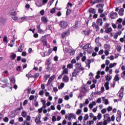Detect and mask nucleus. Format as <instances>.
Returning <instances> with one entry per match:
<instances>
[{"mask_svg": "<svg viewBox=\"0 0 125 125\" xmlns=\"http://www.w3.org/2000/svg\"><path fill=\"white\" fill-rule=\"evenodd\" d=\"M21 55H22V56H27V53L26 52V51H23V52H22Z\"/></svg>", "mask_w": 125, "mask_h": 125, "instance_id": "obj_60", "label": "nucleus"}, {"mask_svg": "<svg viewBox=\"0 0 125 125\" xmlns=\"http://www.w3.org/2000/svg\"><path fill=\"white\" fill-rule=\"evenodd\" d=\"M26 77H27V78H34V76L32 75V74H27L26 75Z\"/></svg>", "mask_w": 125, "mask_h": 125, "instance_id": "obj_44", "label": "nucleus"}, {"mask_svg": "<svg viewBox=\"0 0 125 125\" xmlns=\"http://www.w3.org/2000/svg\"><path fill=\"white\" fill-rule=\"evenodd\" d=\"M124 11H125V10L124 9V8H121L120 10L118 12V14L119 15H120V16H123V15H124Z\"/></svg>", "mask_w": 125, "mask_h": 125, "instance_id": "obj_18", "label": "nucleus"}, {"mask_svg": "<svg viewBox=\"0 0 125 125\" xmlns=\"http://www.w3.org/2000/svg\"><path fill=\"white\" fill-rule=\"evenodd\" d=\"M104 48H105V49H107V50H109V49H110L111 46L108 44H105L104 45Z\"/></svg>", "mask_w": 125, "mask_h": 125, "instance_id": "obj_28", "label": "nucleus"}, {"mask_svg": "<svg viewBox=\"0 0 125 125\" xmlns=\"http://www.w3.org/2000/svg\"><path fill=\"white\" fill-rule=\"evenodd\" d=\"M6 20L4 18H0V22L1 23V24H3L5 23V21Z\"/></svg>", "mask_w": 125, "mask_h": 125, "instance_id": "obj_26", "label": "nucleus"}, {"mask_svg": "<svg viewBox=\"0 0 125 125\" xmlns=\"http://www.w3.org/2000/svg\"><path fill=\"white\" fill-rule=\"evenodd\" d=\"M104 87H105V89L106 90H109L110 87H109V82H106L105 83H104Z\"/></svg>", "mask_w": 125, "mask_h": 125, "instance_id": "obj_19", "label": "nucleus"}, {"mask_svg": "<svg viewBox=\"0 0 125 125\" xmlns=\"http://www.w3.org/2000/svg\"><path fill=\"white\" fill-rule=\"evenodd\" d=\"M108 27H110V23H106L104 26L103 29L106 30Z\"/></svg>", "mask_w": 125, "mask_h": 125, "instance_id": "obj_29", "label": "nucleus"}, {"mask_svg": "<svg viewBox=\"0 0 125 125\" xmlns=\"http://www.w3.org/2000/svg\"><path fill=\"white\" fill-rule=\"evenodd\" d=\"M11 58H12L11 60H14V59L16 58V54L15 53L12 54V55H11Z\"/></svg>", "mask_w": 125, "mask_h": 125, "instance_id": "obj_30", "label": "nucleus"}, {"mask_svg": "<svg viewBox=\"0 0 125 125\" xmlns=\"http://www.w3.org/2000/svg\"><path fill=\"white\" fill-rule=\"evenodd\" d=\"M96 80H98V79H100V71H98L97 73V75L96 76Z\"/></svg>", "mask_w": 125, "mask_h": 125, "instance_id": "obj_35", "label": "nucleus"}, {"mask_svg": "<svg viewBox=\"0 0 125 125\" xmlns=\"http://www.w3.org/2000/svg\"><path fill=\"white\" fill-rule=\"evenodd\" d=\"M75 68V69H77V70H80V71H83V70H84V68L82 67V63L80 62L76 63Z\"/></svg>", "mask_w": 125, "mask_h": 125, "instance_id": "obj_4", "label": "nucleus"}, {"mask_svg": "<svg viewBox=\"0 0 125 125\" xmlns=\"http://www.w3.org/2000/svg\"><path fill=\"white\" fill-rule=\"evenodd\" d=\"M34 99H35V96L31 95L29 97V100H30V101H32V100H34Z\"/></svg>", "mask_w": 125, "mask_h": 125, "instance_id": "obj_43", "label": "nucleus"}, {"mask_svg": "<svg viewBox=\"0 0 125 125\" xmlns=\"http://www.w3.org/2000/svg\"><path fill=\"white\" fill-rule=\"evenodd\" d=\"M81 71L80 69H78L75 68L74 69L73 72L72 73L71 77L72 78H77V76H79V74L81 73Z\"/></svg>", "mask_w": 125, "mask_h": 125, "instance_id": "obj_3", "label": "nucleus"}, {"mask_svg": "<svg viewBox=\"0 0 125 125\" xmlns=\"http://www.w3.org/2000/svg\"><path fill=\"white\" fill-rule=\"evenodd\" d=\"M117 65V63L114 62L113 63L109 64V68H113V67H115V66Z\"/></svg>", "mask_w": 125, "mask_h": 125, "instance_id": "obj_32", "label": "nucleus"}, {"mask_svg": "<svg viewBox=\"0 0 125 125\" xmlns=\"http://www.w3.org/2000/svg\"><path fill=\"white\" fill-rule=\"evenodd\" d=\"M101 112H102V114H105V113H106V112H107V110H106V109L103 108V109L101 110Z\"/></svg>", "mask_w": 125, "mask_h": 125, "instance_id": "obj_50", "label": "nucleus"}, {"mask_svg": "<svg viewBox=\"0 0 125 125\" xmlns=\"http://www.w3.org/2000/svg\"><path fill=\"white\" fill-rule=\"evenodd\" d=\"M96 23L98 25H100V26H102V25H103V21L102 20V19H98Z\"/></svg>", "mask_w": 125, "mask_h": 125, "instance_id": "obj_10", "label": "nucleus"}, {"mask_svg": "<svg viewBox=\"0 0 125 125\" xmlns=\"http://www.w3.org/2000/svg\"><path fill=\"white\" fill-rule=\"evenodd\" d=\"M70 35V32L69 30L65 31L62 34V37L63 40H64V39H66V37H68Z\"/></svg>", "mask_w": 125, "mask_h": 125, "instance_id": "obj_5", "label": "nucleus"}, {"mask_svg": "<svg viewBox=\"0 0 125 125\" xmlns=\"http://www.w3.org/2000/svg\"><path fill=\"white\" fill-rule=\"evenodd\" d=\"M81 57H82V62H84L85 60H86V56H83V53H80L79 55L76 57V60L77 61H79L80 60Z\"/></svg>", "mask_w": 125, "mask_h": 125, "instance_id": "obj_2", "label": "nucleus"}, {"mask_svg": "<svg viewBox=\"0 0 125 125\" xmlns=\"http://www.w3.org/2000/svg\"><path fill=\"white\" fill-rule=\"evenodd\" d=\"M102 117V114L101 113H99L97 116L98 120H101Z\"/></svg>", "mask_w": 125, "mask_h": 125, "instance_id": "obj_51", "label": "nucleus"}, {"mask_svg": "<svg viewBox=\"0 0 125 125\" xmlns=\"http://www.w3.org/2000/svg\"><path fill=\"white\" fill-rule=\"evenodd\" d=\"M88 12L91 13L92 14H94L96 13V10L94 8H90L88 10Z\"/></svg>", "mask_w": 125, "mask_h": 125, "instance_id": "obj_14", "label": "nucleus"}, {"mask_svg": "<svg viewBox=\"0 0 125 125\" xmlns=\"http://www.w3.org/2000/svg\"><path fill=\"white\" fill-rule=\"evenodd\" d=\"M112 109H113V107H112V106H108L107 108V111H108V112H110L112 111Z\"/></svg>", "mask_w": 125, "mask_h": 125, "instance_id": "obj_47", "label": "nucleus"}, {"mask_svg": "<svg viewBox=\"0 0 125 125\" xmlns=\"http://www.w3.org/2000/svg\"><path fill=\"white\" fill-rule=\"evenodd\" d=\"M68 22L64 21H60L59 26L62 29H66L68 27Z\"/></svg>", "mask_w": 125, "mask_h": 125, "instance_id": "obj_1", "label": "nucleus"}, {"mask_svg": "<svg viewBox=\"0 0 125 125\" xmlns=\"http://www.w3.org/2000/svg\"><path fill=\"white\" fill-rule=\"evenodd\" d=\"M99 2H104V0H94L92 3L95 4V3H99Z\"/></svg>", "mask_w": 125, "mask_h": 125, "instance_id": "obj_20", "label": "nucleus"}, {"mask_svg": "<svg viewBox=\"0 0 125 125\" xmlns=\"http://www.w3.org/2000/svg\"><path fill=\"white\" fill-rule=\"evenodd\" d=\"M41 20L44 23H47L48 22V20L45 16L42 17L41 18Z\"/></svg>", "mask_w": 125, "mask_h": 125, "instance_id": "obj_17", "label": "nucleus"}, {"mask_svg": "<svg viewBox=\"0 0 125 125\" xmlns=\"http://www.w3.org/2000/svg\"><path fill=\"white\" fill-rule=\"evenodd\" d=\"M43 93H44V91H43V90H42L39 92V95H43Z\"/></svg>", "mask_w": 125, "mask_h": 125, "instance_id": "obj_55", "label": "nucleus"}, {"mask_svg": "<svg viewBox=\"0 0 125 125\" xmlns=\"http://www.w3.org/2000/svg\"><path fill=\"white\" fill-rule=\"evenodd\" d=\"M109 74H107L106 76H105V81H107V82H110V81H111V80L112 79V78H111V77L108 76Z\"/></svg>", "mask_w": 125, "mask_h": 125, "instance_id": "obj_27", "label": "nucleus"}, {"mask_svg": "<svg viewBox=\"0 0 125 125\" xmlns=\"http://www.w3.org/2000/svg\"><path fill=\"white\" fill-rule=\"evenodd\" d=\"M122 118V116H118L116 118V121L118 123L121 122V119Z\"/></svg>", "mask_w": 125, "mask_h": 125, "instance_id": "obj_45", "label": "nucleus"}, {"mask_svg": "<svg viewBox=\"0 0 125 125\" xmlns=\"http://www.w3.org/2000/svg\"><path fill=\"white\" fill-rule=\"evenodd\" d=\"M3 41L5 42H7V37H4L3 39Z\"/></svg>", "mask_w": 125, "mask_h": 125, "instance_id": "obj_58", "label": "nucleus"}, {"mask_svg": "<svg viewBox=\"0 0 125 125\" xmlns=\"http://www.w3.org/2000/svg\"><path fill=\"white\" fill-rule=\"evenodd\" d=\"M12 19L14 20V21H16V20H18V17L14 16V17H12Z\"/></svg>", "mask_w": 125, "mask_h": 125, "instance_id": "obj_52", "label": "nucleus"}, {"mask_svg": "<svg viewBox=\"0 0 125 125\" xmlns=\"http://www.w3.org/2000/svg\"><path fill=\"white\" fill-rule=\"evenodd\" d=\"M101 102H102V99H101V98H99V99H98V100H97V103H101Z\"/></svg>", "mask_w": 125, "mask_h": 125, "instance_id": "obj_54", "label": "nucleus"}, {"mask_svg": "<svg viewBox=\"0 0 125 125\" xmlns=\"http://www.w3.org/2000/svg\"><path fill=\"white\" fill-rule=\"evenodd\" d=\"M55 79V75H52L51 77L49 78V79L51 81H53V80H54Z\"/></svg>", "mask_w": 125, "mask_h": 125, "instance_id": "obj_53", "label": "nucleus"}, {"mask_svg": "<svg viewBox=\"0 0 125 125\" xmlns=\"http://www.w3.org/2000/svg\"><path fill=\"white\" fill-rule=\"evenodd\" d=\"M96 7L98 8H99V7H102V8H103V7H104V4H99L98 5H96Z\"/></svg>", "mask_w": 125, "mask_h": 125, "instance_id": "obj_37", "label": "nucleus"}, {"mask_svg": "<svg viewBox=\"0 0 125 125\" xmlns=\"http://www.w3.org/2000/svg\"><path fill=\"white\" fill-rule=\"evenodd\" d=\"M74 68V65L72 63H69L67 65V69L69 70V69H73Z\"/></svg>", "mask_w": 125, "mask_h": 125, "instance_id": "obj_25", "label": "nucleus"}, {"mask_svg": "<svg viewBox=\"0 0 125 125\" xmlns=\"http://www.w3.org/2000/svg\"><path fill=\"white\" fill-rule=\"evenodd\" d=\"M23 49H24V44H21L19 46L18 51V52H22Z\"/></svg>", "mask_w": 125, "mask_h": 125, "instance_id": "obj_12", "label": "nucleus"}, {"mask_svg": "<svg viewBox=\"0 0 125 125\" xmlns=\"http://www.w3.org/2000/svg\"><path fill=\"white\" fill-rule=\"evenodd\" d=\"M77 115H80V114H82V109H78L76 112Z\"/></svg>", "mask_w": 125, "mask_h": 125, "instance_id": "obj_49", "label": "nucleus"}, {"mask_svg": "<svg viewBox=\"0 0 125 125\" xmlns=\"http://www.w3.org/2000/svg\"><path fill=\"white\" fill-rule=\"evenodd\" d=\"M42 42L43 46H46V45H47V40H46V39H43L42 40Z\"/></svg>", "mask_w": 125, "mask_h": 125, "instance_id": "obj_23", "label": "nucleus"}, {"mask_svg": "<svg viewBox=\"0 0 125 125\" xmlns=\"http://www.w3.org/2000/svg\"><path fill=\"white\" fill-rule=\"evenodd\" d=\"M107 58H109L110 59V60H114V59H115V58H114V56L113 55H111L110 56V57H108Z\"/></svg>", "mask_w": 125, "mask_h": 125, "instance_id": "obj_56", "label": "nucleus"}, {"mask_svg": "<svg viewBox=\"0 0 125 125\" xmlns=\"http://www.w3.org/2000/svg\"><path fill=\"white\" fill-rule=\"evenodd\" d=\"M71 11H72V10L70 9H68L67 10L66 12V15H69V14H70L71 13Z\"/></svg>", "mask_w": 125, "mask_h": 125, "instance_id": "obj_42", "label": "nucleus"}, {"mask_svg": "<svg viewBox=\"0 0 125 125\" xmlns=\"http://www.w3.org/2000/svg\"><path fill=\"white\" fill-rule=\"evenodd\" d=\"M92 27L95 28L96 31L98 32L99 31V25L97 24L95 22H93L92 24Z\"/></svg>", "mask_w": 125, "mask_h": 125, "instance_id": "obj_7", "label": "nucleus"}, {"mask_svg": "<svg viewBox=\"0 0 125 125\" xmlns=\"http://www.w3.org/2000/svg\"><path fill=\"white\" fill-rule=\"evenodd\" d=\"M71 63V64H76L77 63V61L76 60V59H73L72 60Z\"/></svg>", "mask_w": 125, "mask_h": 125, "instance_id": "obj_46", "label": "nucleus"}, {"mask_svg": "<svg viewBox=\"0 0 125 125\" xmlns=\"http://www.w3.org/2000/svg\"><path fill=\"white\" fill-rule=\"evenodd\" d=\"M57 3H58V0H57L56 4L55 5V8H53L50 10V13H52V14H53V13H55V8H56V6L57 5Z\"/></svg>", "mask_w": 125, "mask_h": 125, "instance_id": "obj_16", "label": "nucleus"}, {"mask_svg": "<svg viewBox=\"0 0 125 125\" xmlns=\"http://www.w3.org/2000/svg\"><path fill=\"white\" fill-rule=\"evenodd\" d=\"M88 118H89L88 114H86L84 117L83 121H87V120H88Z\"/></svg>", "mask_w": 125, "mask_h": 125, "instance_id": "obj_38", "label": "nucleus"}, {"mask_svg": "<svg viewBox=\"0 0 125 125\" xmlns=\"http://www.w3.org/2000/svg\"><path fill=\"white\" fill-rule=\"evenodd\" d=\"M33 37H34V38H38L39 37V34L37 33H34V35H33Z\"/></svg>", "mask_w": 125, "mask_h": 125, "instance_id": "obj_61", "label": "nucleus"}, {"mask_svg": "<svg viewBox=\"0 0 125 125\" xmlns=\"http://www.w3.org/2000/svg\"><path fill=\"white\" fill-rule=\"evenodd\" d=\"M117 115L119 117H122V112L120 110H118Z\"/></svg>", "mask_w": 125, "mask_h": 125, "instance_id": "obj_48", "label": "nucleus"}, {"mask_svg": "<svg viewBox=\"0 0 125 125\" xmlns=\"http://www.w3.org/2000/svg\"><path fill=\"white\" fill-rule=\"evenodd\" d=\"M62 81L64 83H68L69 82V77L67 75H64L62 78Z\"/></svg>", "mask_w": 125, "mask_h": 125, "instance_id": "obj_11", "label": "nucleus"}, {"mask_svg": "<svg viewBox=\"0 0 125 125\" xmlns=\"http://www.w3.org/2000/svg\"><path fill=\"white\" fill-rule=\"evenodd\" d=\"M110 17L111 19H116V17H118V14L116 12H111Z\"/></svg>", "mask_w": 125, "mask_h": 125, "instance_id": "obj_8", "label": "nucleus"}, {"mask_svg": "<svg viewBox=\"0 0 125 125\" xmlns=\"http://www.w3.org/2000/svg\"><path fill=\"white\" fill-rule=\"evenodd\" d=\"M63 102V100L62 99H59L58 103L59 104H61Z\"/></svg>", "mask_w": 125, "mask_h": 125, "instance_id": "obj_57", "label": "nucleus"}, {"mask_svg": "<svg viewBox=\"0 0 125 125\" xmlns=\"http://www.w3.org/2000/svg\"><path fill=\"white\" fill-rule=\"evenodd\" d=\"M104 51L103 50H100L99 51V54L100 55H102V54L104 53Z\"/></svg>", "mask_w": 125, "mask_h": 125, "instance_id": "obj_63", "label": "nucleus"}, {"mask_svg": "<svg viewBox=\"0 0 125 125\" xmlns=\"http://www.w3.org/2000/svg\"><path fill=\"white\" fill-rule=\"evenodd\" d=\"M96 43H98L99 42V37L96 38L95 41Z\"/></svg>", "mask_w": 125, "mask_h": 125, "instance_id": "obj_64", "label": "nucleus"}, {"mask_svg": "<svg viewBox=\"0 0 125 125\" xmlns=\"http://www.w3.org/2000/svg\"><path fill=\"white\" fill-rule=\"evenodd\" d=\"M89 45H90V44L89 43H87L86 45H85L83 47V49L85 50V49H87V48H88V47H89Z\"/></svg>", "mask_w": 125, "mask_h": 125, "instance_id": "obj_31", "label": "nucleus"}, {"mask_svg": "<svg viewBox=\"0 0 125 125\" xmlns=\"http://www.w3.org/2000/svg\"><path fill=\"white\" fill-rule=\"evenodd\" d=\"M124 89H125V88L124 86H122L121 88L119 91V97L121 98V100H122V98H123L124 96Z\"/></svg>", "mask_w": 125, "mask_h": 125, "instance_id": "obj_6", "label": "nucleus"}, {"mask_svg": "<svg viewBox=\"0 0 125 125\" xmlns=\"http://www.w3.org/2000/svg\"><path fill=\"white\" fill-rule=\"evenodd\" d=\"M23 123L25 125H30V122H28L27 120H25Z\"/></svg>", "mask_w": 125, "mask_h": 125, "instance_id": "obj_62", "label": "nucleus"}, {"mask_svg": "<svg viewBox=\"0 0 125 125\" xmlns=\"http://www.w3.org/2000/svg\"><path fill=\"white\" fill-rule=\"evenodd\" d=\"M116 49L117 50V51H121V50H122V46L120 45H117Z\"/></svg>", "mask_w": 125, "mask_h": 125, "instance_id": "obj_36", "label": "nucleus"}, {"mask_svg": "<svg viewBox=\"0 0 125 125\" xmlns=\"http://www.w3.org/2000/svg\"><path fill=\"white\" fill-rule=\"evenodd\" d=\"M113 80L115 82H118V81H120V77H119V74H116Z\"/></svg>", "mask_w": 125, "mask_h": 125, "instance_id": "obj_22", "label": "nucleus"}, {"mask_svg": "<svg viewBox=\"0 0 125 125\" xmlns=\"http://www.w3.org/2000/svg\"><path fill=\"white\" fill-rule=\"evenodd\" d=\"M37 29L38 30V32L39 33V34H42L44 33V31L41 28V24L37 26Z\"/></svg>", "mask_w": 125, "mask_h": 125, "instance_id": "obj_9", "label": "nucleus"}, {"mask_svg": "<svg viewBox=\"0 0 125 125\" xmlns=\"http://www.w3.org/2000/svg\"><path fill=\"white\" fill-rule=\"evenodd\" d=\"M62 75H68L69 74V69L68 68H65L63 70L62 72Z\"/></svg>", "mask_w": 125, "mask_h": 125, "instance_id": "obj_15", "label": "nucleus"}, {"mask_svg": "<svg viewBox=\"0 0 125 125\" xmlns=\"http://www.w3.org/2000/svg\"><path fill=\"white\" fill-rule=\"evenodd\" d=\"M21 116L23 118H26V116H27V112H26V111H22L21 112Z\"/></svg>", "mask_w": 125, "mask_h": 125, "instance_id": "obj_33", "label": "nucleus"}, {"mask_svg": "<svg viewBox=\"0 0 125 125\" xmlns=\"http://www.w3.org/2000/svg\"><path fill=\"white\" fill-rule=\"evenodd\" d=\"M9 120V119H8V117H5L4 118H3V122H4L5 123H7V122H8Z\"/></svg>", "mask_w": 125, "mask_h": 125, "instance_id": "obj_41", "label": "nucleus"}, {"mask_svg": "<svg viewBox=\"0 0 125 125\" xmlns=\"http://www.w3.org/2000/svg\"><path fill=\"white\" fill-rule=\"evenodd\" d=\"M44 78L45 79V80H46V81H47V80H48V79H49V78H50V74H45L44 76Z\"/></svg>", "mask_w": 125, "mask_h": 125, "instance_id": "obj_34", "label": "nucleus"}, {"mask_svg": "<svg viewBox=\"0 0 125 125\" xmlns=\"http://www.w3.org/2000/svg\"><path fill=\"white\" fill-rule=\"evenodd\" d=\"M112 28L109 27L108 28H106L105 30L104 31V33H106V34H109L110 32H112Z\"/></svg>", "mask_w": 125, "mask_h": 125, "instance_id": "obj_24", "label": "nucleus"}, {"mask_svg": "<svg viewBox=\"0 0 125 125\" xmlns=\"http://www.w3.org/2000/svg\"><path fill=\"white\" fill-rule=\"evenodd\" d=\"M80 93H85V88H82L80 90Z\"/></svg>", "mask_w": 125, "mask_h": 125, "instance_id": "obj_40", "label": "nucleus"}, {"mask_svg": "<svg viewBox=\"0 0 125 125\" xmlns=\"http://www.w3.org/2000/svg\"><path fill=\"white\" fill-rule=\"evenodd\" d=\"M40 14H41V15H42V16L44 15V10H42L40 11Z\"/></svg>", "mask_w": 125, "mask_h": 125, "instance_id": "obj_59", "label": "nucleus"}, {"mask_svg": "<svg viewBox=\"0 0 125 125\" xmlns=\"http://www.w3.org/2000/svg\"><path fill=\"white\" fill-rule=\"evenodd\" d=\"M70 116H71V118H73L74 120H76L77 119V116L76 115H75L74 113H70Z\"/></svg>", "mask_w": 125, "mask_h": 125, "instance_id": "obj_39", "label": "nucleus"}, {"mask_svg": "<svg viewBox=\"0 0 125 125\" xmlns=\"http://www.w3.org/2000/svg\"><path fill=\"white\" fill-rule=\"evenodd\" d=\"M90 63H91V61L90 60H87L85 62L86 67H88V69H90Z\"/></svg>", "mask_w": 125, "mask_h": 125, "instance_id": "obj_13", "label": "nucleus"}, {"mask_svg": "<svg viewBox=\"0 0 125 125\" xmlns=\"http://www.w3.org/2000/svg\"><path fill=\"white\" fill-rule=\"evenodd\" d=\"M10 81L11 83H13V84H14V83H15V78H14V76L11 77L10 78Z\"/></svg>", "mask_w": 125, "mask_h": 125, "instance_id": "obj_21", "label": "nucleus"}]
</instances>
